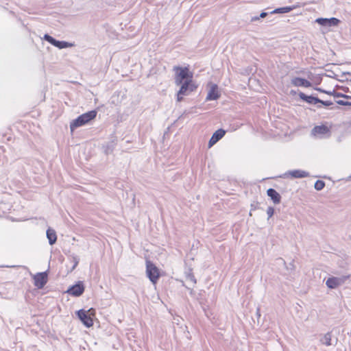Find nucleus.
Returning <instances> with one entry per match:
<instances>
[{
  "label": "nucleus",
  "instance_id": "33",
  "mask_svg": "<svg viewBox=\"0 0 351 351\" xmlns=\"http://www.w3.org/2000/svg\"><path fill=\"white\" fill-rule=\"evenodd\" d=\"M268 13L267 12H262L260 15H259V17H261V19H263L265 17H266L267 16Z\"/></svg>",
  "mask_w": 351,
  "mask_h": 351
},
{
  "label": "nucleus",
  "instance_id": "1",
  "mask_svg": "<svg viewBox=\"0 0 351 351\" xmlns=\"http://www.w3.org/2000/svg\"><path fill=\"white\" fill-rule=\"evenodd\" d=\"M97 114V112L95 110H93L78 116L76 119L71 122V131L73 132L77 128L88 123L90 121L93 120L96 117Z\"/></svg>",
  "mask_w": 351,
  "mask_h": 351
},
{
  "label": "nucleus",
  "instance_id": "23",
  "mask_svg": "<svg viewBox=\"0 0 351 351\" xmlns=\"http://www.w3.org/2000/svg\"><path fill=\"white\" fill-rule=\"evenodd\" d=\"M44 40L47 41L48 43H49L51 45H53V43H55L56 41V38H54L53 37H52L51 36L46 34L44 35V37H43Z\"/></svg>",
  "mask_w": 351,
  "mask_h": 351
},
{
  "label": "nucleus",
  "instance_id": "32",
  "mask_svg": "<svg viewBox=\"0 0 351 351\" xmlns=\"http://www.w3.org/2000/svg\"><path fill=\"white\" fill-rule=\"evenodd\" d=\"M337 104L341 106H346V101L343 100H338L337 101Z\"/></svg>",
  "mask_w": 351,
  "mask_h": 351
},
{
  "label": "nucleus",
  "instance_id": "18",
  "mask_svg": "<svg viewBox=\"0 0 351 351\" xmlns=\"http://www.w3.org/2000/svg\"><path fill=\"white\" fill-rule=\"evenodd\" d=\"M53 46L58 47L60 49H62L73 47L74 44L66 41L56 40L55 43H53Z\"/></svg>",
  "mask_w": 351,
  "mask_h": 351
},
{
  "label": "nucleus",
  "instance_id": "34",
  "mask_svg": "<svg viewBox=\"0 0 351 351\" xmlns=\"http://www.w3.org/2000/svg\"><path fill=\"white\" fill-rule=\"evenodd\" d=\"M256 315L258 317H261V309H260V307H258L256 308Z\"/></svg>",
  "mask_w": 351,
  "mask_h": 351
},
{
  "label": "nucleus",
  "instance_id": "9",
  "mask_svg": "<svg viewBox=\"0 0 351 351\" xmlns=\"http://www.w3.org/2000/svg\"><path fill=\"white\" fill-rule=\"evenodd\" d=\"M315 22L318 23L319 25L324 27H334L337 26L339 23L340 21L335 17L331 18H317L315 20Z\"/></svg>",
  "mask_w": 351,
  "mask_h": 351
},
{
  "label": "nucleus",
  "instance_id": "19",
  "mask_svg": "<svg viewBox=\"0 0 351 351\" xmlns=\"http://www.w3.org/2000/svg\"><path fill=\"white\" fill-rule=\"evenodd\" d=\"M295 8V6H285L282 8H278L273 11H271V14H284V13H288L291 11H292L293 9Z\"/></svg>",
  "mask_w": 351,
  "mask_h": 351
},
{
  "label": "nucleus",
  "instance_id": "2",
  "mask_svg": "<svg viewBox=\"0 0 351 351\" xmlns=\"http://www.w3.org/2000/svg\"><path fill=\"white\" fill-rule=\"evenodd\" d=\"M173 71H176L175 84L177 86H180L188 79L193 80V73L189 71L188 67L176 66L173 67Z\"/></svg>",
  "mask_w": 351,
  "mask_h": 351
},
{
  "label": "nucleus",
  "instance_id": "37",
  "mask_svg": "<svg viewBox=\"0 0 351 351\" xmlns=\"http://www.w3.org/2000/svg\"><path fill=\"white\" fill-rule=\"evenodd\" d=\"M346 99H351V95H348V97H346Z\"/></svg>",
  "mask_w": 351,
  "mask_h": 351
},
{
  "label": "nucleus",
  "instance_id": "22",
  "mask_svg": "<svg viewBox=\"0 0 351 351\" xmlns=\"http://www.w3.org/2000/svg\"><path fill=\"white\" fill-rule=\"evenodd\" d=\"M325 186V182L322 180H317L314 184V187L317 191L322 190Z\"/></svg>",
  "mask_w": 351,
  "mask_h": 351
},
{
  "label": "nucleus",
  "instance_id": "5",
  "mask_svg": "<svg viewBox=\"0 0 351 351\" xmlns=\"http://www.w3.org/2000/svg\"><path fill=\"white\" fill-rule=\"evenodd\" d=\"M92 308L88 311L84 309H80L76 312L77 316L82 324L87 328H89L93 325V319L91 317L90 311Z\"/></svg>",
  "mask_w": 351,
  "mask_h": 351
},
{
  "label": "nucleus",
  "instance_id": "24",
  "mask_svg": "<svg viewBox=\"0 0 351 351\" xmlns=\"http://www.w3.org/2000/svg\"><path fill=\"white\" fill-rule=\"evenodd\" d=\"M71 257H72L73 262L72 270H73L77 266L79 261H80V258L76 255H72Z\"/></svg>",
  "mask_w": 351,
  "mask_h": 351
},
{
  "label": "nucleus",
  "instance_id": "11",
  "mask_svg": "<svg viewBox=\"0 0 351 351\" xmlns=\"http://www.w3.org/2000/svg\"><path fill=\"white\" fill-rule=\"evenodd\" d=\"M221 96V94L219 91V88L217 84H211L210 90L208 92L206 96V101H213L218 99Z\"/></svg>",
  "mask_w": 351,
  "mask_h": 351
},
{
  "label": "nucleus",
  "instance_id": "21",
  "mask_svg": "<svg viewBox=\"0 0 351 351\" xmlns=\"http://www.w3.org/2000/svg\"><path fill=\"white\" fill-rule=\"evenodd\" d=\"M319 341L322 344L326 345L327 346L332 345L330 332H327L326 334H325L322 337H321Z\"/></svg>",
  "mask_w": 351,
  "mask_h": 351
},
{
  "label": "nucleus",
  "instance_id": "25",
  "mask_svg": "<svg viewBox=\"0 0 351 351\" xmlns=\"http://www.w3.org/2000/svg\"><path fill=\"white\" fill-rule=\"evenodd\" d=\"M278 261L282 262L286 266L287 269L293 270L295 269V266H294L293 262L290 263L289 266H287L285 261L282 258H279Z\"/></svg>",
  "mask_w": 351,
  "mask_h": 351
},
{
  "label": "nucleus",
  "instance_id": "20",
  "mask_svg": "<svg viewBox=\"0 0 351 351\" xmlns=\"http://www.w3.org/2000/svg\"><path fill=\"white\" fill-rule=\"evenodd\" d=\"M116 143L114 141H111L108 143L106 145H104V152L106 155L112 154L113 150L115 148Z\"/></svg>",
  "mask_w": 351,
  "mask_h": 351
},
{
  "label": "nucleus",
  "instance_id": "10",
  "mask_svg": "<svg viewBox=\"0 0 351 351\" xmlns=\"http://www.w3.org/2000/svg\"><path fill=\"white\" fill-rule=\"evenodd\" d=\"M311 134L315 136L322 137L325 135L329 136L330 131L326 125H321L315 126L311 130Z\"/></svg>",
  "mask_w": 351,
  "mask_h": 351
},
{
  "label": "nucleus",
  "instance_id": "6",
  "mask_svg": "<svg viewBox=\"0 0 351 351\" xmlns=\"http://www.w3.org/2000/svg\"><path fill=\"white\" fill-rule=\"evenodd\" d=\"M34 285L38 289H43L47 282V271L39 272L34 275Z\"/></svg>",
  "mask_w": 351,
  "mask_h": 351
},
{
  "label": "nucleus",
  "instance_id": "14",
  "mask_svg": "<svg viewBox=\"0 0 351 351\" xmlns=\"http://www.w3.org/2000/svg\"><path fill=\"white\" fill-rule=\"evenodd\" d=\"M298 96L300 99L302 101L309 104H317L319 102H321V99H319L317 97H315L313 95H307L305 93L300 92L298 94Z\"/></svg>",
  "mask_w": 351,
  "mask_h": 351
},
{
  "label": "nucleus",
  "instance_id": "26",
  "mask_svg": "<svg viewBox=\"0 0 351 351\" xmlns=\"http://www.w3.org/2000/svg\"><path fill=\"white\" fill-rule=\"evenodd\" d=\"M186 280H190L193 284L196 283V279L192 273H189V274L186 275Z\"/></svg>",
  "mask_w": 351,
  "mask_h": 351
},
{
  "label": "nucleus",
  "instance_id": "30",
  "mask_svg": "<svg viewBox=\"0 0 351 351\" xmlns=\"http://www.w3.org/2000/svg\"><path fill=\"white\" fill-rule=\"evenodd\" d=\"M319 104H321L322 105L324 106H330L333 104V103L331 101H324L321 99V102Z\"/></svg>",
  "mask_w": 351,
  "mask_h": 351
},
{
  "label": "nucleus",
  "instance_id": "13",
  "mask_svg": "<svg viewBox=\"0 0 351 351\" xmlns=\"http://www.w3.org/2000/svg\"><path fill=\"white\" fill-rule=\"evenodd\" d=\"M291 83L293 86L297 87H306L308 88L311 86V83L308 80L304 78L295 77L291 79Z\"/></svg>",
  "mask_w": 351,
  "mask_h": 351
},
{
  "label": "nucleus",
  "instance_id": "29",
  "mask_svg": "<svg viewBox=\"0 0 351 351\" xmlns=\"http://www.w3.org/2000/svg\"><path fill=\"white\" fill-rule=\"evenodd\" d=\"M315 90L320 92V93H326L327 95H332V91H328V90H324L321 88H315Z\"/></svg>",
  "mask_w": 351,
  "mask_h": 351
},
{
  "label": "nucleus",
  "instance_id": "7",
  "mask_svg": "<svg viewBox=\"0 0 351 351\" xmlns=\"http://www.w3.org/2000/svg\"><path fill=\"white\" fill-rule=\"evenodd\" d=\"M349 278V276L341 277H330L326 282V286L330 289H336L337 287L343 284V282Z\"/></svg>",
  "mask_w": 351,
  "mask_h": 351
},
{
  "label": "nucleus",
  "instance_id": "12",
  "mask_svg": "<svg viewBox=\"0 0 351 351\" xmlns=\"http://www.w3.org/2000/svg\"><path fill=\"white\" fill-rule=\"evenodd\" d=\"M226 134V131L223 129H218L216 130L208 141V147H211L215 143H217L221 138L223 137Z\"/></svg>",
  "mask_w": 351,
  "mask_h": 351
},
{
  "label": "nucleus",
  "instance_id": "28",
  "mask_svg": "<svg viewBox=\"0 0 351 351\" xmlns=\"http://www.w3.org/2000/svg\"><path fill=\"white\" fill-rule=\"evenodd\" d=\"M274 213V208L271 206L267 208V214L268 215V219L271 218Z\"/></svg>",
  "mask_w": 351,
  "mask_h": 351
},
{
  "label": "nucleus",
  "instance_id": "27",
  "mask_svg": "<svg viewBox=\"0 0 351 351\" xmlns=\"http://www.w3.org/2000/svg\"><path fill=\"white\" fill-rule=\"evenodd\" d=\"M332 95L335 97H343V98L348 97V95H345L341 93L335 92V90H332Z\"/></svg>",
  "mask_w": 351,
  "mask_h": 351
},
{
  "label": "nucleus",
  "instance_id": "15",
  "mask_svg": "<svg viewBox=\"0 0 351 351\" xmlns=\"http://www.w3.org/2000/svg\"><path fill=\"white\" fill-rule=\"evenodd\" d=\"M287 175H290L292 178H303L309 176L308 172L300 169L289 171L285 173L282 177L285 178Z\"/></svg>",
  "mask_w": 351,
  "mask_h": 351
},
{
  "label": "nucleus",
  "instance_id": "16",
  "mask_svg": "<svg viewBox=\"0 0 351 351\" xmlns=\"http://www.w3.org/2000/svg\"><path fill=\"white\" fill-rule=\"evenodd\" d=\"M267 195L271 198L274 204H279L281 200L280 195L272 188H269L267 191Z\"/></svg>",
  "mask_w": 351,
  "mask_h": 351
},
{
  "label": "nucleus",
  "instance_id": "4",
  "mask_svg": "<svg viewBox=\"0 0 351 351\" xmlns=\"http://www.w3.org/2000/svg\"><path fill=\"white\" fill-rule=\"evenodd\" d=\"M146 274L149 280L156 284L160 277V272L158 267L150 261H146Z\"/></svg>",
  "mask_w": 351,
  "mask_h": 351
},
{
  "label": "nucleus",
  "instance_id": "35",
  "mask_svg": "<svg viewBox=\"0 0 351 351\" xmlns=\"http://www.w3.org/2000/svg\"><path fill=\"white\" fill-rule=\"evenodd\" d=\"M346 106H351V102L346 101Z\"/></svg>",
  "mask_w": 351,
  "mask_h": 351
},
{
  "label": "nucleus",
  "instance_id": "8",
  "mask_svg": "<svg viewBox=\"0 0 351 351\" xmlns=\"http://www.w3.org/2000/svg\"><path fill=\"white\" fill-rule=\"evenodd\" d=\"M84 291V286L82 282L79 281L74 285H72L70 287L68 290L66 291V293H68L69 295L75 296V297H79L80 296Z\"/></svg>",
  "mask_w": 351,
  "mask_h": 351
},
{
  "label": "nucleus",
  "instance_id": "3",
  "mask_svg": "<svg viewBox=\"0 0 351 351\" xmlns=\"http://www.w3.org/2000/svg\"><path fill=\"white\" fill-rule=\"evenodd\" d=\"M197 88V86L193 82V80L188 79L180 84V88L177 93V101H181L183 96L189 95Z\"/></svg>",
  "mask_w": 351,
  "mask_h": 351
},
{
  "label": "nucleus",
  "instance_id": "31",
  "mask_svg": "<svg viewBox=\"0 0 351 351\" xmlns=\"http://www.w3.org/2000/svg\"><path fill=\"white\" fill-rule=\"evenodd\" d=\"M260 19H261V17H259V16H252V17L251 18V20H250V21H251L252 22H254V21H256L259 20Z\"/></svg>",
  "mask_w": 351,
  "mask_h": 351
},
{
  "label": "nucleus",
  "instance_id": "17",
  "mask_svg": "<svg viewBox=\"0 0 351 351\" xmlns=\"http://www.w3.org/2000/svg\"><path fill=\"white\" fill-rule=\"evenodd\" d=\"M46 235L47 238L48 239L49 245H53L56 243L57 241V235L56 231L53 229L49 228L47 230Z\"/></svg>",
  "mask_w": 351,
  "mask_h": 351
},
{
  "label": "nucleus",
  "instance_id": "36",
  "mask_svg": "<svg viewBox=\"0 0 351 351\" xmlns=\"http://www.w3.org/2000/svg\"><path fill=\"white\" fill-rule=\"evenodd\" d=\"M1 267H3V266H1ZM5 267H15L16 266L15 265H12V266L6 265Z\"/></svg>",
  "mask_w": 351,
  "mask_h": 351
}]
</instances>
